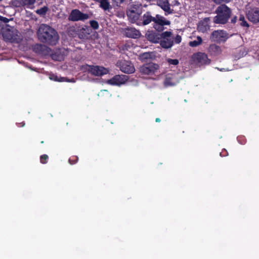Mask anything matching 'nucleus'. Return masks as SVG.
I'll return each mask as SVG.
<instances>
[{"label":"nucleus","instance_id":"1","mask_svg":"<svg viewBox=\"0 0 259 259\" xmlns=\"http://www.w3.org/2000/svg\"><path fill=\"white\" fill-rule=\"evenodd\" d=\"M39 40L50 46L56 45L59 39V36L57 31L51 26L42 24L37 31Z\"/></svg>","mask_w":259,"mask_h":259},{"label":"nucleus","instance_id":"2","mask_svg":"<svg viewBox=\"0 0 259 259\" xmlns=\"http://www.w3.org/2000/svg\"><path fill=\"white\" fill-rule=\"evenodd\" d=\"M214 13L217 15L213 17L215 24H225L227 23L232 14V10L226 4H220Z\"/></svg>","mask_w":259,"mask_h":259},{"label":"nucleus","instance_id":"3","mask_svg":"<svg viewBox=\"0 0 259 259\" xmlns=\"http://www.w3.org/2000/svg\"><path fill=\"white\" fill-rule=\"evenodd\" d=\"M82 69L88 72L93 75L97 76L107 74L109 72V70L104 67L89 65L88 64L82 66Z\"/></svg>","mask_w":259,"mask_h":259},{"label":"nucleus","instance_id":"4","mask_svg":"<svg viewBox=\"0 0 259 259\" xmlns=\"http://www.w3.org/2000/svg\"><path fill=\"white\" fill-rule=\"evenodd\" d=\"M170 31H165L161 33V38L159 40L160 46L165 49L171 48L174 45V38L171 37Z\"/></svg>","mask_w":259,"mask_h":259},{"label":"nucleus","instance_id":"5","mask_svg":"<svg viewBox=\"0 0 259 259\" xmlns=\"http://www.w3.org/2000/svg\"><path fill=\"white\" fill-rule=\"evenodd\" d=\"M153 28L158 32H162L164 29L165 25H169L170 22L164 17L157 14L154 19Z\"/></svg>","mask_w":259,"mask_h":259},{"label":"nucleus","instance_id":"6","mask_svg":"<svg viewBox=\"0 0 259 259\" xmlns=\"http://www.w3.org/2000/svg\"><path fill=\"white\" fill-rule=\"evenodd\" d=\"M116 65L119 68L122 72L126 74H131L135 71L134 65L129 61L125 60H118Z\"/></svg>","mask_w":259,"mask_h":259},{"label":"nucleus","instance_id":"7","mask_svg":"<svg viewBox=\"0 0 259 259\" xmlns=\"http://www.w3.org/2000/svg\"><path fill=\"white\" fill-rule=\"evenodd\" d=\"M89 18V16L88 14H84L78 9H73L71 11L68 19L73 22L83 21L87 20Z\"/></svg>","mask_w":259,"mask_h":259},{"label":"nucleus","instance_id":"8","mask_svg":"<svg viewBox=\"0 0 259 259\" xmlns=\"http://www.w3.org/2000/svg\"><path fill=\"white\" fill-rule=\"evenodd\" d=\"M159 69V65L154 63L146 64L140 68V72L145 75H153Z\"/></svg>","mask_w":259,"mask_h":259},{"label":"nucleus","instance_id":"9","mask_svg":"<svg viewBox=\"0 0 259 259\" xmlns=\"http://www.w3.org/2000/svg\"><path fill=\"white\" fill-rule=\"evenodd\" d=\"M229 38L228 34L224 30H215L211 34L210 39L217 42H225Z\"/></svg>","mask_w":259,"mask_h":259},{"label":"nucleus","instance_id":"10","mask_svg":"<svg viewBox=\"0 0 259 259\" xmlns=\"http://www.w3.org/2000/svg\"><path fill=\"white\" fill-rule=\"evenodd\" d=\"M193 60L200 65H208L210 63V59L208 58L207 55L204 53L198 52L192 56Z\"/></svg>","mask_w":259,"mask_h":259},{"label":"nucleus","instance_id":"11","mask_svg":"<svg viewBox=\"0 0 259 259\" xmlns=\"http://www.w3.org/2000/svg\"><path fill=\"white\" fill-rule=\"evenodd\" d=\"M128 76L125 75H116L108 79L107 83L112 85H120L124 83L128 80Z\"/></svg>","mask_w":259,"mask_h":259},{"label":"nucleus","instance_id":"12","mask_svg":"<svg viewBox=\"0 0 259 259\" xmlns=\"http://www.w3.org/2000/svg\"><path fill=\"white\" fill-rule=\"evenodd\" d=\"M179 82L177 76L175 74L168 73L166 75L163 82L164 87L167 88L177 85Z\"/></svg>","mask_w":259,"mask_h":259},{"label":"nucleus","instance_id":"13","mask_svg":"<svg viewBox=\"0 0 259 259\" xmlns=\"http://www.w3.org/2000/svg\"><path fill=\"white\" fill-rule=\"evenodd\" d=\"M124 35L128 38H138L141 36V33L139 30L134 27H127L123 30Z\"/></svg>","mask_w":259,"mask_h":259},{"label":"nucleus","instance_id":"14","mask_svg":"<svg viewBox=\"0 0 259 259\" xmlns=\"http://www.w3.org/2000/svg\"><path fill=\"white\" fill-rule=\"evenodd\" d=\"M154 17L151 15L149 11L146 12L142 16L141 19L137 22V25L139 26H145L150 24L151 22H154Z\"/></svg>","mask_w":259,"mask_h":259},{"label":"nucleus","instance_id":"15","mask_svg":"<svg viewBox=\"0 0 259 259\" xmlns=\"http://www.w3.org/2000/svg\"><path fill=\"white\" fill-rule=\"evenodd\" d=\"M157 4L164 11L165 15L167 16L173 13L174 10L170 8L168 0H158Z\"/></svg>","mask_w":259,"mask_h":259},{"label":"nucleus","instance_id":"16","mask_svg":"<svg viewBox=\"0 0 259 259\" xmlns=\"http://www.w3.org/2000/svg\"><path fill=\"white\" fill-rule=\"evenodd\" d=\"M33 51L40 55H47L50 50V49L43 44H36L33 46Z\"/></svg>","mask_w":259,"mask_h":259},{"label":"nucleus","instance_id":"17","mask_svg":"<svg viewBox=\"0 0 259 259\" xmlns=\"http://www.w3.org/2000/svg\"><path fill=\"white\" fill-rule=\"evenodd\" d=\"M142 14L136 13L134 10H127L126 15L129 21L132 23H136L140 20V16Z\"/></svg>","mask_w":259,"mask_h":259},{"label":"nucleus","instance_id":"18","mask_svg":"<svg viewBox=\"0 0 259 259\" xmlns=\"http://www.w3.org/2000/svg\"><path fill=\"white\" fill-rule=\"evenodd\" d=\"M247 16L248 20L253 23H256L259 22V10L257 9L249 11Z\"/></svg>","mask_w":259,"mask_h":259},{"label":"nucleus","instance_id":"19","mask_svg":"<svg viewBox=\"0 0 259 259\" xmlns=\"http://www.w3.org/2000/svg\"><path fill=\"white\" fill-rule=\"evenodd\" d=\"M35 0H13V5L17 8L27 6L33 5Z\"/></svg>","mask_w":259,"mask_h":259},{"label":"nucleus","instance_id":"20","mask_svg":"<svg viewBox=\"0 0 259 259\" xmlns=\"http://www.w3.org/2000/svg\"><path fill=\"white\" fill-rule=\"evenodd\" d=\"M146 36L148 40L153 43H159L161 38V34L157 33L153 31H148Z\"/></svg>","mask_w":259,"mask_h":259},{"label":"nucleus","instance_id":"21","mask_svg":"<svg viewBox=\"0 0 259 259\" xmlns=\"http://www.w3.org/2000/svg\"><path fill=\"white\" fill-rule=\"evenodd\" d=\"M210 19L209 17H206L200 21L197 25V30L199 32H205L209 28L208 22Z\"/></svg>","mask_w":259,"mask_h":259},{"label":"nucleus","instance_id":"22","mask_svg":"<svg viewBox=\"0 0 259 259\" xmlns=\"http://www.w3.org/2000/svg\"><path fill=\"white\" fill-rule=\"evenodd\" d=\"M208 51L211 55L217 56L221 53L222 50L220 46L212 44L209 46Z\"/></svg>","mask_w":259,"mask_h":259},{"label":"nucleus","instance_id":"23","mask_svg":"<svg viewBox=\"0 0 259 259\" xmlns=\"http://www.w3.org/2000/svg\"><path fill=\"white\" fill-rule=\"evenodd\" d=\"M100 3V7L104 11L109 10L111 9V6L108 0H101Z\"/></svg>","mask_w":259,"mask_h":259},{"label":"nucleus","instance_id":"24","mask_svg":"<svg viewBox=\"0 0 259 259\" xmlns=\"http://www.w3.org/2000/svg\"><path fill=\"white\" fill-rule=\"evenodd\" d=\"M88 34H89V33L86 32V29L84 28H82L78 30L77 35L80 39H85L87 38Z\"/></svg>","mask_w":259,"mask_h":259},{"label":"nucleus","instance_id":"25","mask_svg":"<svg viewBox=\"0 0 259 259\" xmlns=\"http://www.w3.org/2000/svg\"><path fill=\"white\" fill-rule=\"evenodd\" d=\"M3 36H4V38H5L9 40H11L13 42H16L18 44L21 42V41L22 40V38L20 37H19L18 38H13V37H12V36L11 35H8L7 33H4Z\"/></svg>","mask_w":259,"mask_h":259},{"label":"nucleus","instance_id":"26","mask_svg":"<svg viewBox=\"0 0 259 259\" xmlns=\"http://www.w3.org/2000/svg\"><path fill=\"white\" fill-rule=\"evenodd\" d=\"M202 42V38L198 36L197 37V40H194L193 41H191L189 42V45L191 47H196L201 45Z\"/></svg>","mask_w":259,"mask_h":259},{"label":"nucleus","instance_id":"27","mask_svg":"<svg viewBox=\"0 0 259 259\" xmlns=\"http://www.w3.org/2000/svg\"><path fill=\"white\" fill-rule=\"evenodd\" d=\"M77 28L75 26H70L67 29V33L69 36L75 37L77 34Z\"/></svg>","mask_w":259,"mask_h":259},{"label":"nucleus","instance_id":"28","mask_svg":"<svg viewBox=\"0 0 259 259\" xmlns=\"http://www.w3.org/2000/svg\"><path fill=\"white\" fill-rule=\"evenodd\" d=\"M128 10H134L136 13H139L140 14L142 13V4H134L133 5L131 6V8Z\"/></svg>","mask_w":259,"mask_h":259},{"label":"nucleus","instance_id":"29","mask_svg":"<svg viewBox=\"0 0 259 259\" xmlns=\"http://www.w3.org/2000/svg\"><path fill=\"white\" fill-rule=\"evenodd\" d=\"M239 25L242 27H248L249 26V24L247 22V21L245 20L244 16L242 15H240L239 18Z\"/></svg>","mask_w":259,"mask_h":259},{"label":"nucleus","instance_id":"30","mask_svg":"<svg viewBox=\"0 0 259 259\" xmlns=\"http://www.w3.org/2000/svg\"><path fill=\"white\" fill-rule=\"evenodd\" d=\"M48 10V8L47 7L44 6L36 10V12L37 14L44 15H45Z\"/></svg>","mask_w":259,"mask_h":259},{"label":"nucleus","instance_id":"31","mask_svg":"<svg viewBox=\"0 0 259 259\" xmlns=\"http://www.w3.org/2000/svg\"><path fill=\"white\" fill-rule=\"evenodd\" d=\"M216 5L226 4L231 2L233 0H211Z\"/></svg>","mask_w":259,"mask_h":259},{"label":"nucleus","instance_id":"32","mask_svg":"<svg viewBox=\"0 0 259 259\" xmlns=\"http://www.w3.org/2000/svg\"><path fill=\"white\" fill-rule=\"evenodd\" d=\"M90 24L92 28L96 30L99 28V25L98 22L96 20H91Z\"/></svg>","mask_w":259,"mask_h":259},{"label":"nucleus","instance_id":"33","mask_svg":"<svg viewBox=\"0 0 259 259\" xmlns=\"http://www.w3.org/2000/svg\"><path fill=\"white\" fill-rule=\"evenodd\" d=\"M49 157L47 154H43L40 157V162L42 164H46L48 162Z\"/></svg>","mask_w":259,"mask_h":259},{"label":"nucleus","instance_id":"34","mask_svg":"<svg viewBox=\"0 0 259 259\" xmlns=\"http://www.w3.org/2000/svg\"><path fill=\"white\" fill-rule=\"evenodd\" d=\"M78 160V157L77 156H72L69 159V163L70 164H75Z\"/></svg>","mask_w":259,"mask_h":259},{"label":"nucleus","instance_id":"35","mask_svg":"<svg viewBox=\"0 0 259 259\" xmlns=\"http://www.w3.org/2000/svg\"><path fill=\"white\" fill-rule=\"evenodd\" d=\"M167 62L170 65H178L179 61L178 59H172L168 58L167 59Z\"/></svg>","mask_w":259,"mask_h":259},{"label":"nucleus","instance_id":"36","mask_svg":"<svg viewBox=\"0 0 259 259\" xmlns=\"http://www.w3.org/2000/svg\"><path fill=\"white\" fill-rule=\"evenodd\" d=\"M182 40V37L180 35H177V36L174 38V42L176 44H179Z\"/></svg>","mask_w":259,"mask_h":259},{"label":"nucleus","instance_id":"37","mask_svg":"<svg viewBox=\"0 0 259 259\" xmlns=\"http://www.w3.org/2000/svg\"><path fill=\"white\" fill-rule=\"evenodd\" d=\"M50 79L54 80L55 81H62V78H61V79H59L58 76L57 75H55L54 74H53L51 75Z\"/></svg>","mask_w":259,"mask_h":259},{"label":"nucleus","instance_id":"38","mask_svg":"<svg viewBox=\"0 0 259 259\" xmlns=\"http://www.w3.org/2000/svg\"><path fill=\"white\" fill-rule=\"evenodd\" d=\"M220 155L221 157H225L228 155V152L226 149H224L220 153Z\"/></svg>","mask_w":259,"mask_h":259},{"label":"nucleus","instance_id":"39","mask_svg":"<svg viewBox=\"0 0 259 259\" xmlns=\"http://www.w3.org/2000/svg\"><path fill=\"white\" fill-rule=\"evenodd\" d=\"M0 21L2 22V23L4 24L8 22L9 20L7 18L0 16Z\"/></svg>","mask_w":259,"mask_h":259},{"label":"nucleus","instance_id":"40","mask_svg":"<svg viewBox=\"0 0 259 259\" xmlns=\"http://www.w3.org/2000/svg\"><path fill=\"white\" fill-rule=\"evenodd\" d=\"M142 57L144 59H148V58H149L150 57V54L148 53H144L142 55Z\"/></svg>","mask_w":259,"mask_h":259},{"label":"nucleus","instance_id":"41","mask_svg":"<svg viewBox=\"0 0 259 259\" xmlns=\"http://www.w3.org/2000/svg\"><path fill=\"white\" fill-rule=\"evenodd\" d=\"M237 21V17L234 16L231 19V23H235Z\"/></svg>","mask_w":259,"mask_h":259},{"label":"nucleus","instance_id":"42","mask_svg":"<svg viewBox=\"0 0 259 259\" xmlns=\"http://www.w3.org/2000/svg\"><path fill=\"white\" fill-rule=\"evenodd\" d=\"M25 124V123L23 121V122L18 123V126L19 127H23V126H24Z\"/></svg>","mask_w":259,"mask_h":259},{"label":"nucleus","instance_id":"43","mask_svg":"<svg viewBox=\"0 0 259 259\" xmlns=\"http://www.w3.org/2000/svg\"><path fill=\"white\" fill-rule=\"evenodd\" d=\"M4 25L3 23H2V22L0 21V32L4 28Z\"/></svg>","mask_w":259,"mask_h":259},{"label":"nucleus","instance_id":"44","mask_svg":"<svg viewBox=\"0 0 259 259\" xmlns=\"http://www.w3.org/2000/svg\"><path fill=\"white\" fill-rule=\"evenodd\" d=\"M122 50L123 51H124L125 50H127V46L126 45H123L122 46Z\"/></svg>","mask_w":259,"mask_h":259},{"label":"nucleus","instance_id":"45","mask_svg":"<svg viewBox=\"0 0 259 259\" xmlns=\"http://www.w3.org/2000/svg\"><path fill=\"white\" fill-rule=\"evenodd\" d=\"M155 121H156V122H159L160 121V118H156L155 119Z\"/></svg>","mask_w":259,"mask_h":259},{"label":"nucleus","instance_id":"46","mask_svg":"<svg viewBox=\"0 0 259 259\" xmlns=\"http://www.w3.org/2000/svg\"><path fill=\"white\" fill-rule=\"evenodd\" d=\"M124 1H125V0H119V3H120V4H122V3H123Z\"/></svg>","mask_w":259,"mask_h":259},{"label":"nucleus","instance_id":"47","mask_svg":"<svg viewBox=\"0 0 259 259\" xmlns=\"http://www.w3.org/2000/svg\"><path fill=\"white\" fill-rule=\"evenodd\" d=\"M176 4H179V3L178 2V1H176Z\"/></svg>","mask_w":259,"mask_h":259},{"label":"nucleus","instance_id":"48","mask_svg":"<svg viewBox=\"0 0 259 259\" xmlns=\"http://www.w3.org/2000/svg\"><path fill=\"white\" fill-rule=\"evenodd\" d=\"M40 143H41V144H42V143H44V141H41Z\"/></svg>","mask_w":259,"mask_h":259},{"label":"nucleus","instance_id":"49","mask_svg":"<svg viewBox=\"0 0 259 259\" xmlns=\"http://www.w3.org/2000/svg\"><path fill=\"white\" fill-rule=\"evenodd\" d=\"M2 0H0V1H2Z\"/></svg>","mask_w":259,"mask_h":259}]
</instances>
